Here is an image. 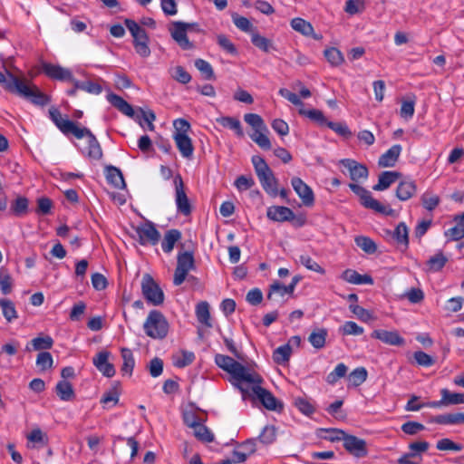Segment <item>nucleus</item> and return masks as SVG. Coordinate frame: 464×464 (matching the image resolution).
I'll use <instances>...</instances> for the list:
<instances>
[{
	"label": "nucleus",
	"mask_w": 464,
	"mask_h": 464,
	"mask_svg": "<svg viewBox=\"0 0 464 464\" xmlns=\"http://www.w3.org/2000/svg\"><path fill=\"white\" fill-rule=\"evenodd\" d=\"M267 130L253 131L249 136L253 141H255L261 149L270 150L272 145L269 138L267 137Z\"/></svg>",
	"instance_id": "nucleus-45"
},
{
	"label": "nucleus",
	"mask_w": 464,
	"mask_h": 464,
	"mask_svg": "<svg viewBox=\"0 0 464 464\" xmlns=\"http://www.w3.org/2000/svg\"><path fill=\"white\" fill-rule=\"evenodd\" d=\"M77 139L87 138L88 140V149L86 152V156L92 160H100L102 158V147L97 140L96 137L92 134V132L85 128H80L76 130L73 135Z\"/></svg>",
	"instance_id": "nucleus-10"
},
{
	"label": "nucleus",
	"mask_w": 464,
	"mask_h": 464,
	"mask_svg": "<svg viewBox=\"0 0 464 464\" xmlns=\"http://www.w3.org/2000/svg\"><path fill=\"white\" fill-rule=\"evenodd\" d=\"M266 216L276 222L291 221L295 218V213L287 207L272 206L267 208Z\"/></svg>",
	"instance_id": "nucleus-22"
},
{
	"label": "nucleus",
	"mask_w": 464,
	"mask_h": 464,
	"mask_svg": "<svg viewBox=\"0 0 464 464\" xmlns=\"http://www.w3.org/2000/svg\"><path fill=\"white\" fill-rule=\"evenodd\" d=\"M371 336L389 345L401 346L405 343V340L397 331L378 329L374 330Z\"/></svg>",
	"instance_id": "nucleus-21"
},
{
	"label": "nucleus",
	"mask_w": 464,
	"mask_h": 464,
	"mask_svg": "<svg viewBox=\"0 0 464 464\" xmlns=\"http://www.w3.org/2000/svg\"><path fill=\"white\" fill-rule=\"evenodd\" d=\"M55 392H56V394L58 395V397L62 401H72L75 397V393H74L72 385L65 380L60 381L56 384Z\"/></svg>",
	"instance_id": "nucleus-34"
},
{
	"label": "nucleus",
	"mask_w": 464,
	"mask_h": 464,
	"mask_svg": "<svg viewBox=\"0 0 464 464\" xmlns=\"http://www.w3.org/2000/svg\"><path fill=\"white\" fill-rule=\"evenodd\" d=\"M121 357L123 360L121 372L130 375L132 373L134 364H135L132 352L128 348H122L121 349Z\"/></svg>",
	"instance_id": "nucleus-49"
},
{
	"label": "nucleus",
	"mask_w": 464,
	"mask_h": 464,
	"mask_svg": "<svg viewBox=\"0 0 464 464\" xmlns=\"http://www.w3.org/2000/svg\"><path fill=\"white\" fill-rule=\"evenodd\" d=\"M291 353L292 348L289 345V343H286L285 345L277 347L274 351L273 359L276 363L282 364L289 361Z\"/></svg>",
	"instance_id": "nucleus-44"
},
{
	"label": "nucleus",
	"mask_w": 464,
	"mask_h": 464,
	"mask_svg": "<svg viewBox=\"0 0 464 464\" xmlns=\"http://www.w3.org/2000/svg\"><path fill=\"white\" fill-rule=\"evenodd\" d=\"M6 75L0 72V84L4 88L13 93L30 100L35 105L44 106L50 102L47 95L42 92L38 87L30 84L28 81L16 77L7 69H5Z\"/></svg>",
	"instance_id": "nucleus-2"
},
{
	"label": "nucleus",
	"mask_w": 464,
	"mask_h": 464,
	"mask_svg": "<svg viewBox=\"0 0 464 464\" xmlns=\"http://www.w3.org/2000/svg\"><path fill=\"white\" fill-rule=\"evenodd\" d=\"M72 83L76 88H79V90L92 94H100L102 91V88L99 83L91 81L80 82L74 78Z\"/></svg>",
	"instance_id": "nucleus-43"
},
{
	"label": "nucleus",
	"mask_w": 464,
	"mask_h": 464,
	"mask_svg": "<svg viewBox=\"0 0 464 464\" xmlns=\"http://www.w3.org/2000/svg\"><path fill=\"white\" fill-rule=\"evenodd\" d=\"M441 395L446 401L447 405H455L464 403L463 393H453L447 389L441 390Z\"/></svg>",
	"instance_id": "nucleus-62"
},
{
	"label": "nucleus",
	"mask_w": 464,
	"mask_h": 464,
	"mask_svg": "<svg viewBox=\"0 0 464 464\" xmlns=\"http://www.w3.org/2000/svg\"><path fill=\"white\" fill-rule=\"evenodd\" d=\"M215 362L218 367L231 375L230 381L232 384L240 390L244 399L246 395L249 393L245 384H256L263 382L259 374L250 372L243 364L235 361L230 356L217 354L215 356Z\"/></svg>",
	"instance_id": "nucleus-1"
},
{
	"label": "nucleus",
	"mask_w": 464,
	"mask_h": 464,
	"mask_svg": "<svg viewBox=\"0 0 464 464\" xmlns=\"http://www.w3.org/2000/svg\"><path fill=\"white\" fill-rule=\"evenodd\" d=\"M244 120L254 129V131L267 130V127L265 124L264 120L258 114L246 113L244 116Z\"/></svg>",
	"instance_id": "nucleus-47"
},
{
	"label": "nucleus",
	"mask_w": 464,
	"mask_h": 464,
	"mask_svg": "<svg viewBox=\"0 0 464 464\" xmlns=\"http://www.w3.org/2000/svg\"><path fill=\"white\" fill-rule=\"evenodd\" d=\"M136 233L139 236V242L140 245L150 244L155 246L159 243L160 238V232L150 221H147L146 223L137 227Z\"/></svg>",
	"instance_id": "nucleus-13"
},
{
	"label": "nucleus",
	"mask_w": 464,
	"mask_h": 464,
	"mask_svg": "<svg viewBox=\"0 0 464 464\" xmlns=\"http://www.w3.org/2000/svg\"><path fill=\"white\" fill-rule=\"evenodd\" d=\"M108 102L118 109L121 112L129 117L134 116V110L130 104L124 101L121 97L114 93H109L107 95Z\"/></svg>",
	"instance_id": "nucleus-31"
},
{
	"label": "nucleus",
	"mask_w": 464,
	"mask_h": 464,
	"mask_svg": "<svg viewBox=\"0 0 464 464\" xmlns=\"http://www.w3.org/2000/svg\"><path fill=\"white\" fill-rule=\"evenodd\" d=\"M0 289L4 295L12 291V277L5 267L0 268Z\"/></svg>",
	"instance_id": "nucleus-54"
},
{
	"label": "nucleus",
	"mask_w": 464,
	"mask_h": 464,
	"mask_svg": "<svg viewBox=\"0 0 464 464\" xmlns=\"http://www.w3.org/2000/svg\"><path fill=\"white\" fill-rule=\"evenodd\" d=\"M193 430L195 437H197L198 440L205 442L213 441L214 436L205 425L199 423L196 425Z\"/></svg>",
	"instance_id": "nucleus-63"
},
{
	"label": "nucleus",
	"mask_w": 464,
	"mask_h": 464,
	"mask_svg": "<svg viewBox=\"0 0 464 464\" xmlns=\"http://www.w3.org/2000/svg\"><path fill=\"white\" fill-rule=\"evenodd\" d=\"M340 164L349 170L350 178L353 181L365 179L368 177L369 172L367 168L354 160L343 159L340 160Z\"/></svg>",
	"instance_id": "nucleus-18"
},
{
	"label": "nucleus",
	"mask_w": 464,
	"mask_h": 464,
	"mask_svg": "<svg viewBox=\"0 0 464 464\" xmlns=\"http://www.w3.org/2000/svg\"><path fill=\"white\" fill-rule=\"evenodd\" d=\"M173 138L182 157L190 159L194 151L191 139L188 135L181 134H174Z\"/></svg>",
	"instance_id": "nucleus-25"
},
{
	"label": "nucleus",
	"mask_w": 464,
	"mask_h": 464,
	"mask_svg": "<svg viewBox=\"0 0 464 464\" xmlns=\"http://www.w3.org/2000/svg\"><path fill=\"white\" fill-rule=\"evenodd\" d=\"M347 370L348 368L344 363L337 364L334 370L327 375L326 382L329 384H334L339 379L346 375Z\"/></svg>",
	"instance_id": "nucleus-57"
},
{
	"label": "nucleus",
	"mask_w": 464,
	"mask_h": 464,
	"mask_svg": "<svg viewBox=\"0 0 464 464\" xmlns=\"http://www.w3.org/2000/svg\"><path fill=\"white\" fill-rule=\"evenodd\" d=\"M299 261L304 266L311 271L319 273L321 275L325 273V270L308 255H301Z\"/></svg>",
	"instance_id": "nucleus-55"
},
{
	"label": "nucleus",
	"mask_w": 464,
	"mask_h": 464,
	"mask_svg": "<svg viewBox=\"0 0 464 464\" xmlns=\"http://www.w3.org/2000/svg\"><path fill=\"white\" fill-rule=\"evenodd\" d=\"M298 112L300 115L305 116L311 121L316 122L319 126H327V122H329V121L324 117L323 111L317 109L304 110V108H300Z\"/></svg>",
	"instance_id": "nucleus-37"
},
{
	"label": "nucleus",
	"mask_w": 464,
	"mask_h": 464,
	"mask_svg": "<svg viewBox=\"0 0 464 464\" xmlns=\"http://www.w3.org/2000/svg\"><path fill=\"white\" fill-rule=\"evenodd\" d=\"M324 53L328 63L333 66H339L344 62L343 53L337 48L325 49Z\"/></svg>",
	"instance_id": "nucleus-50"
},
{
	"label": "nucleus",
	"mask_w": 464,
	"mask_h": 464,
	"mask_svg": "<svg viewBox=\"0 0 464 464\" xmlns=\"http://www.w3.org/2000/svg\"><path fill=\"white\" fill-rule=\"evenodd\" d=\"M195 66L206 80L214 79V71L209 63L203 59H197L195 61Z\"/></svg>",
	"instance_id": "nucleus-58"
},
{
	"label": "nucleus",
	"mask_w": 464,
	"mask_h": 464,
	"mask_svg": "<svg viewBox=\"0 0 464 464\" xmlns=\"http://www.w3.org/2000/svg\"><path fill=\"white\" fill-rule=\"evenodd\" d=\"M420 199L422 206L429 211L435 209L440 202V197L430 191L423 193Z\"/></svg>",
	"instance_id": "nucleus-51"
},
{
	"label": "nucleus",
	"mask_w": 464,
	"mask_h": 464,
	"mask_svg": "<svg viewBox=\"0 0 464 464\" xmlns=\"http://www.w3.org/2000/svg\"><path fill=\"white\" fill-rule=\"evenodd\" d=\"M146 334L153 339H163L169 332V324L165 316L157 310L150 312L144 324Z\"/></svg>",
	"instance_id": "nucleus-4"
},
{
	"label": "nucleus",
	"mask_w": 464,
	"mask_h": 464,
	"mask_svg": "<svg viewBox=\"0 0 464 464\" xmlns=\"http://www.w3.org/2000/svg\"><path fill=\"white\" fill-rule=\"evenodd\" d=\"M125 25L133 37V45L136 53L141 57L150 56V49L149 47V36L146 31L135 21L130 19L125 20Z\"/></svg>",
	"instance_id": "nucleus-7"
},
{
	"label": "nucleus",
	"mask_w": 464,
	"mask_h": 464,
	"mask_svg": "<svg viewBox=\"0 0 464 464\" xmlns=\"http://www.w3.org/2000/svg\"><path fill=\"white\" fill-rule=\"evenodd\" d=\"M44 72L50 78L59 81H69L72 82L74 77L72 76V72L63 68L60 65H55L52 63H44L43 64Z\"/></svg>",
	"instance_id": "nucleus-19"
},
{
	"label": "nucleus",
	"mask_w": 464,
	"mask_h": 464,
	"mask_svg": "<svg viewBox=\"0 0 464 464\" xmlns=\"http://www.w3.org/2000/svg\"><path fill=\"white\" fill-rule=\"evenodd\" d=\"M349 188L360 198L361 204L366 208H371L375 212L383 214L385 216L395 215V211L392 208H391L389 206L382 205L378 200L373 198L372 193L366 188L354 183H350Z\"/></svg>",
	"instance_id": "nucleus-5"
},
{
	"label": "nucleus",
	"mask_w": 464,
	"mask_h": 464,
	"mask_svg": "<svg viewBox=\"0 0 464 464\" xmlns=\"http://www.w3.org/2000/svg\"><path fill=\"white\" fill-rule=\"evenodd\" d=\"M181 238V233L178 229H170L168 230L163 237V240L161 242V247L162 250L165 253H170L175 244Z\"/></svg>",
	"instance_id": "nucleus-33"
},
{
	"label": "nucleus",
	"mask_w": 464,
	"mask_h": 464,
	"mask_svg": "<svg viewBox=\"0 0 464 464\" xmlns=\"http://www.w3.org/2000/svg\"><path fill=\"white\" fill-rule=\"evenodd\" d=\"M171 76L177 82L183 83V84L189 82L191 80L190 74L182 66H179V65H178L172 69Z\"/></svg>",
	"instance_id": "nucleus-64"
},
{
	"label": "nucleus",
	"mask_w": 464,
	"mask_h": 464,
	"mask_svg": "<svg viewBox=\"0 0 464 464\" xmlns=\"http://www.w3.org/2000/svg\"><path fill=\"white\" fill-rule=\"evenodd\" d=\"M349 188L360 198L361 204L366 208H371L375 212L383 214L385 216L395 215V211L392 208H391L389 206L382 205L378 200L373 198L372 193L366 188L354 183H350Z\"/></svg>",
	"instance_id": "nucleus-6"
},
{
	"label": "nucleus",
	"mask_w": 464,
	"mask_h": 464,
	"mask_svg": "<svg viewBox=\"0 0 464 464\" xmlns=\"http://www.w3.org/2000/svg\"><path fill=\"white\" fill-rule=\"evenodd\" d=\"M32 346L36 351H42V350H48L51 349L53 341V339L46 335V336H39L31 341Z\"/></svg>",
	"instance_id": "nucleus-59"
},
{
	"label": "nucleus",
	"mask_w": 464,
	"mask_h": 464,
	"mask_svg": "<svg viewBox=\"0 0 464 464\" xmlns=\"http://www.w3.org/2000/svg\"><path fill=\"white\" fill-rule=\"evenodd\" d=\"M328 331L324 328H316L308 336V341L315 349H322L325 345Z\"/></svg>",
	"instance_id": "nucleus-35"
},
{
	"label": "nucleus",
	"mask_w": 464,
	"mask_h": 464,
	"mask_svg": "<svg viewBox=\"0 0 464 464\" xmlns=\"http://www.w3.org/2000/svg\"><path fill=\"white\" fill-rule=\"evenodd\" d=\"M106 178L110 183L118 188H123L125 186L123 175L121 171L116 167L109 166L106 168Z\"/></svg>",
	"instance_id": "nucleus-36"
},
{
	"label": "nucleus",
	"mask_w": 464,
	"mask_h": 464,
	"mask_svg": "<svg viewBox=\"0 0 464 464\" xmlns=\"http://www.w3.org/2000/svg\"><path fill=\"white\" fill-rule=\"evenodd\" d=\"M401 152V146L398 144L393 145L379 158V166L382 168L393 167L396 164Z\"/></svg>",
	"instance_id": "nucleus-24"
},
{
	"label": "nucleus",
	"mask_w": 464,
	"mask_h": 464,
	"mask_svg": "<svg viewBox=\"0 0 464 464\" xmlns=\"http://www.w3.org/2000/svg\"><path fill=\"white\" fill-rule=\"evenodd\" d=\"M217 121L223 127L233 130L238 137L244 136L239 120L233 117L225 116L217 119Z\"/></svg>",
	"instance_id": "nucleus-39"
},
{
	"label": "nucleus",
	"mask_w": 464,
	"mask_h": 464,
	"mask_svg": "<svg viewBox=\"0 0 464 464\" xmlns=\"http://www.w3.org/2000/svg\"><path fill=\"white\" fill-rule=\"evenodd\" d=\"M110 353L102 351L97 353L92 362L95 367L106 377H112L115 374L113 364L109 362Z\"/></svg>",
	"instance_id": "nucleus-23"
},
{
	"label": "nucleus",
	"mask_w": 464,
	"mask_h": 464,
	"mask_svg": "<svg viewBox=\"0 0 464 464\" xmlns=\"http://www.w3.org/2000/svg\"><path fill=\"white\" fill-rule=\"evenodd\" d=\"M343 447L350 454L357 458L365 457L368 454L366 441L353 435L346 434Z\"/></svg>",
	"instance_id": "nucleus-16"
},
{
	"label": "nucleus",
	"mask_w": 464,
	"mask_h": 464,
	"mask_svg": "<svg viewBox=\"0 0 464 464\" xmlns=\"http://www.w3.org/2000/svg\"><path fill=\"white\" fill-rule=\"evenodd\" d=\"M49 116L56 127L65 135L70 133L74 135L76 130L80 129L75 122L68 119H64L60 111L55 107H51L49 109Z\"/></svg>",
	"instance_id": "nucleus-14"
},
{
	"label": "nucleus",
	"mask_w": 464,
	"mask_h": 464,
	"mask_svg": "<svg viewBox=\"0 0 464 464\" xmlns=\"http://www.w3.org/2000/svg\"><path fill=\"white\" fill-rule=\"evenodd\" d=\"M0 306L2 308L3 315L7 322H12L17 318V312L14 304L8 299H0Z\"/></svg>",
	"instance_id": "nucleus-48"
},
{
	"label": "nucleus",
	"mask_w": 464,
	"mask_h": 464,
	"mask_svg": "<svg viewBox=\"0 0 464 464\" xmlns=\"http://www.w3.org/2000/svg\"><path fill=\"white\" fill-rule=\"evenodd\" d=\"M252 163L264 190L270 196L276 197L278 195L277 179L265 160L256 155L252 157Z\"/></svg>",
	"instance_id": "nucleus-3"
},
{
	"label": "nucleus",
	"mask_w": 464,
	"mask_h": 464,
	"mask_svg": "<svg viewBox=\"0 0 464 464\" xmlns=\"http://www.w3.org/2000/svg\"><path fill=\"white\" fill-rule=\"evenodd\" d=\"M276 429L273 425H267L266 426L260 435L258 436L257 440L266 445L271 444L276 440Z\"/></svg>",
	"instance_id": "nucleus-52"
},
{
	"label": "nucleus",
	"mask_w": 464,
	"mask_h": 464,
	"mask_svg": "<svg viewBox=\"0 0 464 464\" xmlns=\"http://www.w3.org/2000/svg\"><path fill=\"white\" fill-rule=\"evenodd\" d=\"M285 295L284 285L279 281H275L270 285L266 297L270 301L279 303Z\"/></svg>",
	"instance_id": "nucleus-42"
},
{
	"label": "nucleus",
	"mask_w": 464,
	"mask_h": 464,
	"mask_svg": "<svg viewBox=\"0 0 464 464\" xmlns=\"http://www.w3.org/2000/svg\"><path fill=\"white\" fill-rule=\"evenodd\" d=\"M456 226L448 229L445 236L450 237L451 240L458 241L464 237V212L454 218Z\"/></svg>",
	"instance_id": "nucleus-32"
},
{
	"label": "nucleus",
	"mask_w": 464,
	"mask_h": 464,
	"mask_svg": "<svg viewBox=\"0 0 464 464\" xmlns=\"http://www.w3.org/2000/svg\"><path fill=\"white\" fill-rule=\"evenodd\" d=\"M401 176V174L397 171H383L379 176L378 183L372 188L376 191L385 190L396 182Z\"/></svg>",
	"instance_id": "nucleus-26"
},
{
	"label": "nucleus",
	"mask_w": 464,
	"mask_h": 464,
	"mask_svg": "<svg viewBox=\"0 0 464 464\" xmlns=\"http://www.w3.org/2000/svg\"><path fill=\"white\" fill-rule=\"evenodd\" d=\"M28 440V448H41L48 444V435L44 432L41 429H33L30 433L26 435Z\"/></svg>",
	"instance_id": "nucleus-27"
},
{
	"label": "nucleus",
	"mask_w": 464,
	"mask_h": 464,
	"mask_svg": "<svg viewBox=\"0 0 464 464\" xmlns=\"http://www.w3.org/2000/svg\"><path fill=\"white\" fill-rule=\"evenodd\" d=\"M44 72L50 78L59 81H69L72 82L74 77L72 76V72L63 68L60 65H55L52 63H44L43 64Z\"/></svg>",
	"instance_id": "nucleus-20"
},
{
	"label": "nucleus",
	"mask_w": 464,
	"mask_h": 464,
	"mask_svg": "<svg viewBox=\"0 0 464 464\" xmlns=\"http://www.w3.org/2000/svg\"><path fill=\"white\" fill-rule=\"evenodd\" d=\"M196 315L198 321L206 325L207 327H212L210 322L209 305L207 302H200L196 308Z\"/></svg>",
	"instance_id": "nucleus-40"
},
{
	"label": "nucleus",
	"mask_w": 464,
	"mask_h": 464,
	"mask_svg": "<svg viewBox=\"0 0 464 464\" xmlns=\"http://www.w3.org/2000/svg\"><path fill=\"white\" fill-rule=\"evenodd\" d=\"M447 262L448 258L443 255L441 251H439L437 254L430 257L426 265L429 271L438 272L443 268Z\"/></svg>",
	"instance_id": "nucleus-41"
},
{
	"label": "nucleus",
	"mask_w": 464,
	"mask_h": 464,
	"mask_svg": "<svg viewBox=\"0 0 464 464\" xmlns=\"http://www.w3.org/2000/svg\"><path fill=\"white\" fill-rule=\"evenodd\" d=\"M293 188L302 199L304 206H312L314 197L312 188L305 184L300 178L295 177L291 180Z\"/></svg>",
	"instance_id": "nucleus-17"
},
{
	"label": "nucleus",
	"mask_w": 464,
	"mask_h": 464,
	"mask_svg": "<svg viewBox=\"0 0 464 464\" xmlns=\"http://www.w3.org/2000/svg\"><path fill=\"white\" fill-rule=\"evenodd\" d=\"M368 376V372L364 367L354 369L348 376V382L354 387L362 384Z\"/></svg>",
	"instance_id": "nucleus-46"
},
{
	"label": "nucleus",
	"mask_w": 464,
	"mask_h": 464,
	"mask_svg": "<svg viewBox=\"0 0 464 464\" xmlns=\"http://www.w3.org/2000/svg\"><path fill=\"white\" fill-rule=\"evenodd\" d=\"M142 295L145 299L153 305H160L164 301V294L153 278L146 274L141 281Z\"/></svg>",
	"instance_id": "nucleus-8"
},
{
	"label": "nucleus",
	"mask_w": 464,
	"mask_h": 464,
	"mask_svg": "<svg viewBox=\"0 0 464 464\" xmlns=\"http://www.w3.org/2000/svg\"><path fill=\"white\" fill-rule=\"evenodd\" d=\"M192 24L179 21L173 22L169 27L171 37L183 50H190L193 48V44L189 42L187 36V31L192 28Z\"/></svg>",
	"instance_id": "nucleus-11"
},
{
	"label": "nucleus",
	"mask_w": 464,
	"mask_h": 464,
	"mask_svg": "<svg viewBox=\"0 0 464 464\" xmlns=\"http://www.w3.org/2000/svg\"><path fill=\"white\" fill-rule=\"evenodd\" d=\"M195 261L192 252L179 253L177 256V267L174 273L173 283L180 285L186 279L188 273L194 269Z\"/></svg>",
	"instance_id": "nucleus-9"
},
{
	"label": "nucleus",
	"mask_w": 464,
	"mask_h": 464,
	"mask_svg": "<svg viewBox=\"0 0 464 464\" xmlns=\"http://www.w3.org/2000/svg\"><path fill=\"white\" fill-rule=\"evenodd\" d=\"M252 394L270 411H280L283 405L276 399V397L266 389L262 388L260 383L251 384Z\"/></svg>",
	"instance_id": "nucleus-12"
},
{
	"label": "nucleus",
	"mask_w": 464,
	"mask_h": 464,
	"mask_svg": "<svg viewBox=\"0 0 464 464\" xmlns=\"http://www.w3.org/2000/svg\"><path fill=\"white\" fill-rule=\"evenodd\" d=\"M53 356L48 352H41L36 358V365L42 370L46 371L53 367Z\"/></svg>",
	"instance_id": "nucleus-60"
},
{
	"label": "nucleus",
	"mask_w": 464,
	"mask_h": 464,
	"mask_svg": "<svg viewBox=\"0 0 464 464\" xmlns=\"http://www.w3.org/2000/svg\"><path fill=\"white\" fill-rule=\"evenodd\" d=\"M342 278L353 285H372L373 279L368 275H360L355 270L346 269L342 274Z\"/></svg>",
	"instance_id": "nucleus-30"
},
{
	"label": "nucleus",
	"mask_w": 464,
	"mask_h": 464,
	"mask_svg": "<svg viewBox=\"0 0 464 464\" xmlns=\"http://www.w3.org/2000/svg\"><path fill=\"white\" fill-rule=\"evenodd\" d=\"M356 245L367 254H373L377 250V246L370 237L360 236L355 237Z\"/></svg>",
	"instance_id": "nucleus-53"
},
{
	"label": "nucleus",
	"mask_w": 464,
	"mask_h": 464,
	"mask_svg": "<svg viewBox=\"0 0 464 464\" xmlns=\"http://www.w3.org/2000/svg\"><path fill=\"white\" fill-rule=\"evenodd\" d=\"M290 24L295 31L302 34L304 36H312L315 40L321 39L320 36L314 34L313 25L303 18H294L291 20Z\"/></svg>",
	"instance_id": "nucleus-28"
},
{
	"label": "nucleus",
	"mask_w": 464,
	"mask_h": 464,
	"mask_svg": "<svg viewBox=\"0 0 464 464\" xmlns=\"http://www.w3.org/2000/svg\"><path fill=\"white\" fill-rule=\"evenodd\" d=\"M28 200L24 197H18L11 205V211L15 216H23L27 212Z\"/></svg>",
	"instance_id": "nucleus-56"
},
{
	"label": "nucleus",
	"mask_w": 464,
	"mask_h": 464,
	"mask_svg": "<svg viewBox=\"0 0 464 464\" xmlns=\"http://www.w3.org/2000/svg\"><path fill=\"white\" fill-rule=\"evenodd\" d=\"M251 41L255 46L266 53L273 48L271 41L257 33L252 34Z\"/></svg>",
	"instance_id": "nucleus-61"
},
{
	"label": "nucleus",
	"mask_w": 464,
	"mask_h": 464,
	"mask_svg": "<svg viewBox=\"0 0 464 464\" xmlns=\"http://www.w3.org/2000/svg\"><path fill=\"white\" fill-rule=\"evenodd\" d=\"M176 187V204L178 211L188 216L191 213V205L184 189V183L180 176H177L174 179Z\"/></svg>",
	"instance_id": "nucleus-15"
},
{
	"label": "nucleus",
	"mask_w": 464,
	"mask_h": 464,
	"mask_svg": "<svg viewBox=\"0 0 464 464\" xmlns=\"http://www.w3.org/2000/svg\"><path fill=\"white\" fill-rule=\"evenodd\" d=\"M393 237L396 242L403 247V250L409 246V231L404 222H401L393 232Z\"/></svg>",
	"instance_id": "nucleus-38"
},
{
	"label": "nucleus",
	"mask_w": 464,
	"mask_h": 464,
	"mask_svg": "<svg viewBox=\"0 0 464 464\" xmlns=\"http://www.w3.org/2000/svg\"><path fill=\"white\" fill-rule=\"evenodd\" d=\"M416 191L417 186L414 181L402 180L396 188V197L401 201H406L412 198Z\"/></svg>",
	"instance_id": "nucleus-29"
}]
</instances>
